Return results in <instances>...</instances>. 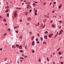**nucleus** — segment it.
<instances>
[{"label":"nucleus","instance_id":"nucleus-6","mask_svg":"<svg viewBox=\"0 0 64 64\" xmlns=\"http://www.w3.org/2000/svg\"><path fill=\"white\" fill-rule=\"evenodd\" d=\"M39 23H38V24H36V26H39Z\"/></svg>","mask_w":64,"mask_h":64},{"label":"nucleus","instance_id":"nucleus-48","mask_svg":"<svg viewBox=\"0 0 64 64\" xmlns=\"http://www.w3.org/2000/svg\"><path fill=\"white\" fill-rule=\"evenodd\" d=\"M20 62H23V60H20Z\"/></svg>","mask_w":64,"mask_h":64},{"label":"nucleus","instance_id":"nucleus-9","mask_svg":"<svg viewBox=\"0 0 64 64\" xmlns=\"http://www.w3.org/2000/svg\"><path fill=\"white\" fill-rule=\"evenodd\" d=\"M44 38H45V39H46L47 38V36H44Z\"/></svg>","mask_w":64,"mask_h":64},{"label":"nucleus","instance_id":"nucleus-31","mask_svg":"<svg viewBox=\"0 0 64 64\" xmlns=\"http://www.w3.org/2000/svg\"><path fill=\"white\" fill-rule=\"evenodd\" d=\"M61 26H58V28H61Z\"/></svg>","mask_w":64,"mask_h":64},{"label":"nucleus","instance_id":"nucleus-40","mask_svg":"<svg viewBox=\"0 0 64 64\" xmlns=\"http://www.w3.org/2000/svg\"><path fill=\"white\" fill-rule=\"evenodd\" d=\"M48 57H47V61H49V60H48Z\"/></svg>","mask_w":64,"mask_h":64},{"label":"nucleus","instance_id":"nucleus-39","mask_svg":"<svg viewBox=\"0 0 64 64\" xmlns=\"http://www.w3.org/2000/svg\"><path fill=\"white\" fill-rule=\"evenodd\" d=\"M36 41H38V38H36Z\"/></svg>","mask_w":64,"mask_h":64},{"label":"nucleus","instance_id":"nucleus-27","mask_svg":"<svg viewBox=\"0 0 64 64\" xmlns=\"http://www.w3.org/2000/svg\"><path fill=\"white\" fill-rule=\"evenodd\" d=\"M61 6H58V8H59V9H60L61 8Z\"/></svg>","mask_w":64,"mask_h":64},{"label":"nucleus","instance_id":"nucleus-20","mask_svg":"<svg viewBox=\"0 0 64 64\" xmlns=\"http://www.w3.org/2000/svg\"><path fill=\"white\" fill-rule=\"evenodd\" d=\"M40 39L42 41H43V38H41Z\"/></svg>","mask_w":64,"mask_h":64},{"label":"nucleus","instance_id":"nucleus-52","mask_svg":"<svg viewBox=\"0 0 64 64\" xmlns=\"http://www.w3.org/2000/svg\"><path fill=\"white\" fill-rule=\"evenodd\" d=\"M31 11H32V10H30V12H31Z\"/></svg>","mask_w":64,"mask_h":64},{"label":"nucleus","instance_id":"nucleus-8","mask_svg":"<svg viewBox=\"0 0 64 64\" xmlns=\"http://www.w3.org/2000/svg\"><path fill=\"white\" fill-rule=\"evenodd\" d=\"M32 5L33 6H35L36 5V4H35V3H34L33 4H32Z\"/></svg>","mask_w":64,"mask_h":64},{"label":"nucleus","instance_id":"nucleus-17","mask_svg":"<svg viewBox=\"0 0 64 64\" xmlns=\"http://www.w3.org/2000/svg\"><path fill=\"white\" fill-rule=\"evenodd\" d=\"M5 8L6 9H8L9 8L8 7V6H6V7Z\"/></svg>","mask_w":64,"mask_h":64},{"label":"nucleus","instance_id":"nucleus-22","mask_svg":"<svg viewBox=\"0 0 64 64\" xmlns=\"http://www.w3.org/2000/svg\"><path fill=\"white\" fill-rule=\"evenodd\" d=\"M57 34H56V35L54 36V38H55L56 37H57Z\"/></svg>","mask_w":64,"mask_h":64},{"label":"nucleus","instance_id":"nucleus-56","mask_svg":"<svg viewBox=\"0 0 64 64\" xmlns=\"http://www.w3.org/2000/svg\"><path fill=\"white\" fill-rule=\"evenodd\" d=\"M22 37V36H20V38H21Z\"/></svg>","mask_w":64,"mask_h":64},{"label":"nucleus","instance_id":"nucleus-18","mask_svg":"<svg viewBox=\"0 0 64 64\" xmlns=\"http://www.w3.org/2000/svg\"><path fill=\"white\" fill-rule=\"evenodd\" d=\"M35 43V42H33L32 43V44L33 45H34V44Z\"/></svg>","mask_w":64,"mask_h":64},{"label":"nucleus","instance_id":"nucleus-11","mask_svg":"<svg viewBox=\"0 0 64 64\" xmlns=\"http://www.w3.org/2000/svg\"><path fill=\"white\" fill-rule=\"evenodd\" d=\"M9 14L8 13L7 14V17H9Z\"/></svg>","mask_w":64,"mask_h":64},{"label":"nucleus","instance_id":"nucleus-45","mask_svg":"<svg viewBox=\"0 0 64 64\" xmlns=\"http://www.w3.org/2000/svg\"><path fill=\"white\" fill-rule=\"evenodd\" d=\"M46 4V2H44V5H45Z\"/></svg>","mask_w":64,"mask_h":64},{"label":"nucleus","instance_id":"nucleus-16","mask_svg":"<svg viewBox=\"0 0 64 64\" xmlns=\"http://www.w3.org/2000/svg\"><path fill=\"white\" fill-rule=\"evenodd\" d=\"M20 59H24V58H23L22 57H20Z\"/></svg>","mask_w":64,"mask_h":64},{"label":"nucleus","instance_id":"nucleus-26","mask_svg":"<svg viewBox=\"0 0 64 64\" xmlns=\"http://www.w3.org/2000/svg\"><path fill=\"white\" fill-rule=\"evenodd\" d=\"M30 35H31L32 34V32H29Z\"/></svg>","mask_w":64,"mask_h":64},{"label":"nucleus","instance_id":"nucleus-42","mask_svg":"<svg viewBox=\"0 0 64 64\" xmlns=\"http://www.w3.org/2000/svg\"><path fill=\"white\" fill-rule=\"evenodd\" d=\"M24 57L25 58H27V56H24Z\"/></svg>","mask_w":64,"mask_h":64},{"label":"nucleus","instance_id":"nucleus-24","mask_svg":"<svg viewBox=\"0 0 64 64\" xmlns=\"http://www.w3.org/2000/svg\"><path fill=\"white\" fill-rule=\"evenodd\" d=\"M14 29H16V28H17V26H15L14 27Z\"/></svg>","mask_w":64,"mask_h":64},{"label":"nucleus","instance_id":"nucleus-49","mask_svg":"<svg viewBox=\"0 0 64 64\" xmlns=\"http://www.w3.org/2000/svg\"><path fill=\"white\" fill-rule=\"evenodd\" d=\"M54 6H55V5H53V8H54Z\"/></svg>","mask_w":64,"mask_h":64},{"label":"nucleus","instance_id":"nucleus-55","mask_svg":"<svg viewBox=\"0 0 64 64\" xmlns=\"http://www.w3.org/2000/svg\"><path fill=\"white\" fill-rule=\"evenodd\" d=\"M54 4H56V2H54Z\"/></svg>","mask_w":64,"mask_h":64},{"label":"nucleus","instance_id":"nucleus-30","mask_svg":"<svg viewBox=\"0 0 64 64\" xmlns=\"http://www.w3.org/2000/svg\"><path fill=\"white\" fill-rule=\"evenodd\" d=\"M44 33H45V34H46V33H48V32L47 31H46L45 32H44Z\"/></svg>","mask_w":64,"mask_h":64},{"label":"nucleus","instance_id":"nucleus-1","mask_svg":"<svg viewBox=\"0 0 64 64\" xmlns=\"http://www.w3.org/2000/svg\"><path fill=\"white\" fill-rule=\"evenodd\" d=\"M17 17H18L17 14H14V17L15 18H16Z\"/></svg>","mask_w":64,"mask_h":64},{"label":"nucleus","instance_id":"nucleus-60","mask_svg":"<svg viewBox=\"0 0 64 64\" xmlns=\"http://www.w3.org/2000/svg\"><path fill=\"white\" fill-rule=\"evenodd\" d=\"M20 22H22V20H20Z\"/></svg>","mask_w":64,"mask_h":64},{"label":"nucleus","instance_id":"nucleus-29","mask_svg":"<svg viewBox=\"0 0 64 64\" xmlns=\"http://www.w3.org/2000/svg\"><path fill=\"white\" fill-rule=\"evenodd\" d=\"M62 32H63V30H62L60 31V32L61 33Z\"/></svg>","mask_w":64,"mask_h":64},{"label":"nucleus","instance_id":"nucleus-23","mask_svg":"<svg viewBox=\"0 0 64 64\" xmlns=\"http://www.w3.org/2000/svg\"><path fill=\"white\" fill-rule=\"evenodd\" d=\"M17 10H16L14 12V13H15V14H16V13H17Z\"/></svg>","mask_w":64,"mask_h":64},{"label":"nucleus","instance_id":"nucleus-36","mask_svg":"<svg viewBox=\"0 0 64 64\" xmlns=\"http://www.w3.org/2000/svg\"><path fill=\"white\" fill-rule=\"evenodd\" d=\"M43 43L44 44H46V42H43Z\"/></svg>","mask_w":64,"mask_h":64},{"label":"nucleus","instance_id":"nucleus-7","mask_svg":"<svg viewBox=\"0 0 64 64\" xmlns=\"http://www.w3.org/2000/svg\"><path fill=\"white\" fill-rule=\"evenodd\" d=\"M16 47H17V48H18L19 47V45L18 44H17L16 45Z\"/></svg>","mask_w":64,"mask_h":64},{"label":"nucleus","instance_id":"nucleus-38","mask_svg":"<svg viewBox=\"0 0 64 64\" xmlns=\"http://www.w3.org/2000/svg\"><path fill=\"white\" fill-rule=\"evenodd\" d=\"M63 57L62 56H61L60 57V59H61V58H63Z\"/></svg>","mask_w":64,"mask_h":64},{"label":"nucleus","instance_id":"nucleus-61","mask_svg":"<svg viewBox=\"0 0 64 64\" xmlns=\"http://www.w3.org/2000/svg\"><path fill=\"white\" fill-rule=\"evenodd\" d=\"M0 50H2V48H0Z\"/></svg>","mask_w":64,"mask_h":64},{"label":"nucleus","instance_id":"nucleus-51","mask_svg":"<svg viewBox=\"0 0 64 64\" xmlns=\"http://www.w3.org/2000/svg\"><path fill=\"white\" fill-rule=\"evenodd\" d=\"M22 56H23L24 57H25V55H24L23 54H22Z\"/></svg>","mask_w":64,"mask_h":64},{"label":"nucleus","instance_id":"nucleus-53","mask_svg":"<svg viewBox=\"0 0 64 64\" xmlns=\"http://www.w3.org/2000/svg\"><path fill=\"white\" fill-rule=\"evenodd\" d=\"M6 5H8V2H7L6 3Z\"/></svg>","mask_w":64,"mask_h":64},{"label":"nucleus","instance_id":"nucleus-2","mask_svg":"<svg viewBox=\"0 0 64 64\" xmlns=\"http://www.w3.org/2000/svg\"><path fill=\"white\" fill-rule=\"evenodd\" d=\"M52 34H50L48 35V37L49 38H50V37H51L52 36Z\"/></svg>","mask_w":64,"mask_h":64},{"label":"nucleus","instance_id":"nucleus-19","mask_svg":"<svg viewBox=\"0 0 64 64\" xmlns=\"http://www.w3.org/2000/svg\"><path fill=\"white\" fill-rule=\"evenodd\" d=\"M27 14H28V12H25V15H26V16L27 15Z\"/></svg>","mask_w":64,"mask_h":64},{"label":"nucleus","instance_id":"nucleus-35","mask_svg":"<svg viewBox=\"0 0 64 64\" xmlns=\"http://www.w3.org/2000/svg\"><path fill=\"white\" fill-rule=\"evenodd\" d=\"M59 54H60V55H61V53L60 52H59Z\"/></svg>","mask_w":64,"mask_h":64},{"label":"nucleus","instance_id":"nucleus-15","mask_svg":"<svg viewBox=\"0 0 64 64\" xmlns=\"http://www.w3.org/2000/svg\"><path fill=\"white\" fill-rule=\"evenodd\" d=\"M28 20L29 21H30V20H31V18H28Z\"/></svg>","mask_w":64,"mask_h":64},{"label":"nucleus","instance_id":"nucleus-3","mask_svg":"<svg viewBox=\"0 0 64 64\" xmlns=\"http://www.w3.org/2000/svg\"><path fill=\"white\" fill-rule=\"evenodd\" d=\"M7 60V58H5L3 60V61L4 62L5 61H6Z\"/></svg>","mask_w":64,"mask_h":64},{"label":"nucleus","instance_id":"nucleus-64","mask_svg":"<svg viewBox=\"0 0 64 64\" xmlns=\"http://www.w3.org/2000/svg\"><path fill=\"white\" fill-rule=\"evenodd\" d=\"M41 26H42V27H43V24H42L41 25Z\"/></svg>","mask_w":64,"mask_h":64},{"label":"nucleus","instance_id":"nucleus-54","mask_svg":"<svg viewBox=\"0 0 64 64\" xmlns=\"http://www.w3.org/2000/svg\"><path fill=\"white\" fill-rule=\"evenodd\" d=\"M52 20L50 21V23H52Z\"/></svg>","mask_w":64,"mask_h":64},{"label":"nucleus","instance_id":"nucleus-47","mask_svg":"<svg viewBox=\"0 0 64 64\" xmlns=\"http://www.w3.org/2000/svg\"><path fill=\"white\" fill-rule=\"evenodd\" d=\"M60 5V6H61H61H63V5L62 4H61Z\"/></svg>","mask_w":64,"mask_h":64},{"label":"nucleus","instance_id":"nucleus-10","mask_svg":"<svg viewBox=\"0 0 64 64\" xmlns=\"http://www.w3.org/2000/svg\"><path fill=\"white\" fill-rule=\"evenodd\" d=\"M12 48H16V46H12Z\"/></svg>","mask_w":64,"mask_h":64},{"label":"nucleus","instance_id":"nucleus-62","mask_svg":"<svg viewBox=\"0 0 64 64\" xmlns=\"http://www.w3.org/2000/svg\"><path fill=\"white\" fill-rule=\"evenodd\" d=\"M24 3H22V5H24Z\"/></svg>","mask_w":64,"mask_h":64},{"label":"nucleus","instance_id":"nucleus-41","mask_svg":"<svg viewBox=\"0 0 64 64\" xmlns=\"http://www.w3.org/2000/svg\"><path fill=\"white\" fill-rule=\"evenodd\" d=\"M34 14H35V15H37V14L36 13H35Z\"/></svg>","mask_w":64,"mask_h":64},{"label":"nucleus","instance_id":"nucleus-33","mask_svg":"<svg viewBox=\"0 0 64 64\" xmlns=\"http://www.w3.org/2000/svg\"><path fill=\"white\" fill-rule=\"evenodd\" d=\"M6 34H6V33H5L4 34V36H6Z\"/></svg>","mask_w":64,"mask_h":64},{"label":"nucleus","instance_id":"nucleus-43","mask_svg":"<svg viewBox=\"0 0 64 64\" xmlns=\"http://www.w3.org/2000/svg\"><path fill=\"white\" fill-rule=\"evenodd\" d=\"M45 25H44V26L42 28H44V27H45Z\"/></svg>","mask_w":64,"mask_h":64},{"label":"nucleus","instance_id":"nucleus-46","mask_svg":"<svg viewBox=\"0 0 64 64\" xmlns=\"http://www.w3.org/2000/svg\"><path fill=\"white\" fill-rule=\"evenodd\" d=\"M16 33H18V31H16Z\"/></svg>","mask_w":64,"mask_h":64},{"label":"nucleus","instance_id":"nucleus-37","mask_svg":"<svg viewBox=\"0 0 64 64\" xmlns=\"http://www.w3.org/2000/svg\"><path fill=\"white\" fill-rule=\"evenodd\" d=\"M6 19H4V21H6Z\"/></svg>","mask_w":64,"mask_h":64},{"label":"nucleus","instance_id":"nucleus-63","mask_svg":"<svg viewBox=\"0 0 64 64\" xmlns=\"http://www.w3.org/2000/svg\"><path fill=\"white\" fill-rule=\"evenodd\" d=\"M60 23H62V21H60Z\"/></svg>","mask_w":64,"mask_h":64},{"label":"nucleus","instance_id":"nucleus-44","mask_svg":"<svg viewBox=\"0 0 64 64\" xmlns=\"http://www.w3.org/2000/svg\"><path fill=\"white\" fill-rule=\"evenodd\" d=\"M20 52H23V50H21L20 51Z\"/></svg>","mask_w":64,"mask_h":64},{"label":"nucleus","instance_id":"nucleus-59","mask_svg":"<svg viewBox=\"0 0 64 64\" xmlns=\"http://www.w3.org/2000/svg\"><path fill=\"white\" fill-rule=\"evenodd\" d=\"M60 50V48H58V49L57 50V51H58V50Z\"/></svg>","mask_w":64,"mask_h":64},{"label":"nucleus","instance_id":"nucleus-13","mask_svg":"<svg viewBox=\"0 0 64 64\" xmlns=\"http://www.w3.org/2000/svg\"><path fill=\"white\" fill-rule=\"evenodd\" d=\"M37 10H35L34 12H35V13H37Z\"/></svg>","mask_w":64,"mask_h":64},{"label":"nucleus","instance_id":"nucleus-28","mask_svg":"<svg viewBox=\"0 0 64 64\" xmlns=\"http://www.w3.org/2000/svg\"><path fill=\"white\" fill-rule=\"evenodd\" d=\"M32 53H34L35 52V51L34 50H33L32 51Z\"/></svg>","mask_w":64,"mask_h":64},{"label":"nucleus","instance_id":"nucleus-21","mask_svg":"<svg viewBox=\"0 0 64 64\" xmlns=\"http://www.w3.org/2000/svg\"><path fill=\"white\" fill-rule=\"evenodd\" d=\"M52 27H55V26H54V24H52Z\"/></svg>","mask_w":64,"mask_h":64},{"label":"nucleus","instance_id":"nucleus-25","mask_svg":"<svg viewBox=\"0 0 64 64\" xmlns=\"http://www.w3.org/2000/svg\"><path fill=\"white\" fill-rule=\"evenodd\" d=\"M8 31H10L11 30H10V28H8Z\"/></svg>","mask_w":64,"mask_h":64},{"label":"nucleus","instance_id":"nucleus-57","mask_svg":"<svg viewBox=\"0 0 64 64\" xmlns=\"http://www.w3.org/2000/svg\"><path fill=\"white\" fill-rule=\"evenodd\" d=\"M16 9H18V8L17 7L16 8Z\"/></svg>","mask_w":64,"mask_h":64},{"label":"nucleus","instance_id":"nucleus-32","mask_svg":"<svg viewBox=\"0 0 64 64\" xmlns=\"http://www.w3.org/2000/svg\"><path fill=\"white\" fill-rule=\"evenodd\" d=\"M36 43H37L39 44L40 43V42H39V41H37L36 42Z\"/></svg>","mask_w":64,"mask_h":64},{"label":"nucleus","instance_id":"nucleus-50","mask_svg":"<svg viewBox=\"0 0 64 64\" xmlns=\"http://www.w3.org/2000/svg\"><path fill=\"white\" fill-rule=\"evenodd\" d=\"M4 25H5L6 26L7 25V24H6V23H5L4 24Z\"/></svg>","mask_w":64,"mask_h":64},{"label":"nucleus","instance_id":"nucleus-4","mask_svg":"<svg viewBox=\"0 0 64 64\" xmlns=\"http://www.w3.org/2000/svg\"><path fill=\"white\" fill-rule=\"evenodd\" d=\"M28 6L27 7V8H28V9H29V6H30V5L29 4H28Z\"/></svg>","mask_w":64,"mask_h":64},{"label":"nucleus","instance_id":"nucleus-12","mask_svg":"<svg viewBox=\"0 0 64 64\" xmlns=\"http://www.w3.org/2000/svg\"><path fill=\"white\" fill-rule=\"evenodd\" d=\"M22 48V46H20L19 47V48L20 49Z\"/></svg>","mask_w":64,"mask_h":64},{"label":"nucleus","instance_id":"nucleus-14","mask_svg":"<svg viewBox=\"0 0 64 64\" xmlns=\"http://www.w3.org/2000/svg\"><path fill=\"white\" fill-rule=\"evenodd\" d=\"M38 61H39V62H41V58H40L38 60Z\"/></svg>","mask_w":64,"mask_h":64},{"label":"nucleus","instance_id":"nucleus-34","mask_svg":"<svg viewBox=\"0 0 64 64\" xmlns=\"http://www.w3.org/2000/svg\"><path fill=\"white\" fill-rule=\"evenodd\" d=\"M37 35H38V36L39 37V36H40V35H39V34H37Z\"/></svg>","mask_w":64,"mask_h":64},{"label":"nucleus","instance_id":"nucleus-5","mask_svg":"<svg viewBox=\"0 0 64 64\" xmlns=\"http://www.w3.org/2000/svg\"><path fill=\"white\" fill-rule=\"evenodd\" d=\"M8 11H9L7 9L6 10L5 12H6V13H7V12H8Z\"/></svg>","mask_w":64,"mask_h":64},{"label":"nucleus","instance_id":"nucleus-58","mask_svg":"<svg viewBox=\"0 0 64 64\" xmlns=\"http://www.w3.org/2000/svg\"><path fill=\"white\" fill-rule=\"evenodd\" d=\"M52 13H54V12L53 11H52Z\"/></svg>","mask_w":64,"mask_h":64}]
</instances>
